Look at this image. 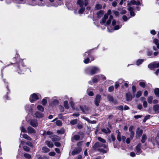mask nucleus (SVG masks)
I'll use <instances>...</instances> for the list:
<instances>
[{
    "mask_svg": "<svg viewBox=\"0 0 159 159\" xmlns=\"http://www.w3.org/2000/svg\"><path fill=\"white\" fill-rule=\"evenodd\" d=\"M111 10H109L107 11V13L105 14L104 15V17L102 18V21L100 22L101 24L103 25L105 23L108 17V15H110L109 18L107 22V25H109L111 23V21H112V24L113 26L116 25V21L113 19V17L111 15Z\"/></svg>",
    "mask_w": 159,
    "mask_h": 159,
    "instance_id": "nucleus-1",
    "label": "nucleus"
},
{
    "mask_svg": "<svg viewBox=\"0 0 159 159\" xmlns=\"http://www.w3.org/2000/svg\"><path fill=\"white\" fill-rule=\"evenodd\" d=\"M85 72L91 75H93L100 71L99 68L97 67L91 66L86 68L85 70Z\"/></svg>",
    "mask_w": 159,
    "mask_h": 159,
    "instance_id": "nucleus-2",
    "label": "nucleus"
},
{
    "mask_svg": "<svg viewBox=\"0 0 159 159\" xmlns=\"http://www.w3.org/2000/svg\"><path fill=\"white\" fill-rule=\"evenodd\" d=\"M95 148L99 147L98 149V151L101 153H105L108 151L107 146L105 144H102L98 142L96 143L94 146Z\"/></svg>",
    "mask_w": 159,
    "mask_h": 159,
    "instance_id": "nucleus-3",
    "label": "nucleus"
},
{
    "mask_svg": "<svg viewBox=\"0 0 159 159\" xmlns=\"http://www.w3.org/2000/svg\"><path fill=\"white\" fill-rule=\"evenodd\" d=\"M83 57L84 59V62L85 64H87L94 59V57L91 55L89 51L84 53Z\"/></svg>",
    "mask_w": 159,
    "mask_h": 159,
    "instance_id": "nucleus-4",
    "label": "nucleus"
},
{
    "mask_svg": "<svg viewBox=\"0 0 159 159\" xmlns=\"http://www.w3.org/2000/svg\"><path fill=\"white\" fill-rule=\"evenodd\" d=\"M26 66L24 65L23 62H22L18 67L17 71L19 74H23L26 71Z\"/></svg>",
    "mask_w": 159,
    "mask_h": 159,
    "instance_id": "nucleus-5",
    "label": "nucleus"
},
{
    "mask_svg": "<svg viewBox=\"0 0 159 159\" xmlns=\"http://www.w3.org/2000/svg\"><path fill=\"white\" fill-rule=\"evenodd\" d=\"M159 67V62H154L149 64L148 67L151 70H153L154 68Z\"/></svg>",
    "mask_w": 159,
    "mask_h": 159,
    "instance_id": "nucleus-6",
    "label": "nucleus"
},
{
    "mask_svg": "<svg viewBox=\"0 0 159 159\" xmlns=\"http://www.w3.org/2000/svg\"><path fill=\"white\" fill-rule=\"evenodd\" d=\"M38 99V96L35 93H34L32 94L30 98V100L31 102H33L34 101Z\"/></svg>",
    "mask_w": 159,
    "mask_h": 159,
    "instance_id": "nucleus-7",
    "label": "nucleus"
},
{
    "mask_svg": "<svg viewBox=\"0 0 159 159\" xmlns=\"http://www.w3.org/2000/svg\"><path fill=\"white\" fill-rule=\"evenodd\" d=\"M101 99V95L99 94L97 95L94 100V104L96 106L98 107L99 105Z\"/></svg>",
    "mask_w": 159,
    "mask_h": 159,
    "instance_id": "nucleus-8",
    "label": "nucleus"
},
{
    "mask_svg": "<svg viewBox=\"0 0 159 159\" xmlns=\"http://www.w3.org/2000/svg\"><path fill=\"white\" fill-rule=\"evenodd\" d=\"M141 145V144L139 143L135 147L136 152V154L137 155H139L142 152V151L140 148Z\"/></svg>",
    "mask_w": 159,
    "mask_h": 159,
    "instance_id": "nucleus-9",
    "label": "nucleus"
},
{
    "mask_svg": "<svg viewBox=\"0 0 159 159\" xmlns=\"http://www.w3.org/2000/svg\"><path fill=\"white\" fill-rule=\"evenodd\" d=\"M30 124L34 127H37L38 125V122L36 120H31L30 121Z\"/></svg>",
    "mask_w": 159,
    "mask_h": 159,
    "instance_id": "nucleus-10",
    "label": "nucleus"
},
{
    "mask_svg": "<svg viewBox=\"0 0 159 159\" xmlns=\"http://www.w3.org/2000/svg\"><path fill=\"white\" fill-rule=\"evenodd\" d=\"M82 150V149L80 147H78V148H75L72 152V154L73 155H75V154L79 153Z\"/></svg>",
    "mask_w": 159,
    "mask_h": 159,
    "instance_id": "nucleus-11",
    "label": "nucleus"
},
{
    "mask_svg": "<svg viewBox=\"0 0 159 159\" xmlns=\"http://www.w3.org/2000/svg\"><path fill=\"white\" fill-rule=\"evenodd\" d=\"M140 100L143 103V107L144 108H146L148 106V103L146 98L144 97H142L140 98Z\"/></svg>",
    "mask_w": 159,
    "mask_h": 159,
    "instance_id": "nucleus-12",
    "label": "nucleus"
},
{
    "mask_svg": "<svg viewBox=\"0 0 159 159\" xmlns=\"http://www.w3.org/2000/svg\"><path fill=\"white\" fill-rule=\"evenodd\" d=\"M44 115L42 113L37 111L34 114V116L37 118H41L43 117Z\"/></svg>",
    "mask_w": 159,
    "mask_h": 159,
    "instance_id": "nucleus-13",
    "label": "nucleus"
},
{
    "mask_svg": "<svg viewBox=\"0 0 159 159\" xmlns=\"http://www.w3.org/2000/svg\"><path fill=\"white\" fill-rule=\"evenodd\" d=\"M143 133V130L142 129H140L139 128H138L137 129L136 131V137H140L141 135H142Z\"/></svg>",
    "mask_w": 159,
    "mask_h": 159,
    "instance_id": "nucleus-14",
    "label": "nucleus"
},
{
    "mask_svg": "<svg viewBox=\"0 0 159 159\" xmlns=\"http://www.w3.org/2000/svg\"><path fill=\"white\" fill-rule=\"evenodd\" d=\"M20 136L21 138H23L28 140L31 141L32 140L31 138L27 134H22L21 133Z\"/></svg>",
    "mask_w": 159,
    "mask_h": 159,
    "instance_id": "nucleus-15",
    "label": "nucleus"
},
{
    "mask_svg": "<svg viewBox=\"0 0 159 159\" xmlns=\"http://www.w3.org/2000/svg\"><path fill=\"white\" fill-rule=\"evenodd\" d=\"M27 132L29 134L34 133H35V131L33 128L30 126H29L27 129Z\"/></svg>",
    "mask_w": 159,
    "mask_h": 159,
    "instance_id": "nucleus-16",
    "label": "nucleus"
},
{
    "mask_svg": "<svg viewBox=\"0 0 159 159\" xmlns=\"http://www.w3.org/2000/svg\"><path fill=\"white\" fill-rule=\"evenodd\" d=\"M142 2V1L140 0L137 2H136L135 0H133L131 1L130 4L131 3L133 5H139L141 4Z\"/></svg>",
    "mask_w": 159,
    "mask_h": 159,
    "instance_id": "nucleus-17",
    "label": "nucleus"
},
{
    "mask_svg": "<svg viewBox=\"0 0 159 159\" xmlns=\"http://www.w3.org/2000/svg\"><path fill=\"white\" fill-rule=\"evenodd\" d=\"M99 80H100L99 76L98 75L95 76L92 79L93 82L94 83H97Z\"/></svg>",
    "mask_w": 159,
    "mask_h": 159,
    "instance_id": "nucleus-18",
    "label": "nucleus"
},
{
    "mask_svg": "<svg viewBox=\"0 0 159 159\" xmlns=\"http://www.w3.org/2000/svg\"><path fill=\"white\" fill-rule=\"evenodd\" d=\"M134 9L133 8L130 7H129L128 8V10L130 11V15L131 16H135V13L133 11Z\"/></svg>",
    "mask_w": 159,
    "mask_h": 159,
    "instance_id": "nucleus-19",
    "label": "nucleus"
},
{
    "mask_svg": "<svg viewBox=\"0 0 159 159\" xmlns=\"http://www.w3.org/2000/svg\"><path fill=\"white\" fill-rule=\"evenodd\" d=\"M126 100L127 101H131L132 99V96L131 93H129L126 94Z\"/></svg>",
    "mask_w": 159,
    "mask_h": 159,
    "instance_id": "nucleus-20",
    "label": "nucleus"
},
{
    "mask_svg": "<svg viewBox=\"0 0 159 159\" xmlns=\"http://www.w3.org/2000/svg\"><path fill=\"white\" fill-rule=\"evenodd\" d=\"M146 82L144 80H142L139 83V85L143 88H144L145 87Z\"/></svg>",
    "mask_w": 159,
    "mask_h": 159,
    "instance_id": "nucleus-21",
    "label": "nucleus"
},
{
    "mask_svg": "<svg viewBox=\"0 0 159 159\" xmlns=\"http://www.w3.org/2000/svg\"><path fill=\"white\" fill-rule=\"evenodd\" d=\"M153 109L154 111L158 112L159 111V105L157 104L154 105Z\"/></svg>",
    "mask_w": 159,
    "mask_h": 159,
    "instance_id": "nucleus-22",
    "label": "nucleus"
},
{
    "mask_svg": "<svg viewBox=\"0 0 159 159\" xmlns=\"http://www.w3.org/2000/svg\"><path fill=\"white\" fill-rule=\"evenodd\" d=\"M102 131L105 134H110L111 133V131L108 128H103L102 129Z\"/></svg>",
    "mask_w": 159,
    "mask_h": 159,
    "instance_id": "nucleus-23",
    "label": "nucleus"
},
{
    "mask_svg": "<svg viewBox=\"0 0 159 159\" xmlns=\"http://www.w3.org/2000/svg\"><path fill=\"white\" fill-rule=\"evenodd\" d=\"M25 110L31 112L32 110L31 106L29 105H27L25 107Z\"/></svg>",
    "mask_w": 159,
    "mask_h": 159,
    "instance_id": "nucleus-24",
    "label": "nucleus"
},
{
    "mask_svg": "<svg viewBox=\"0 0 159 159\" xmlns=\"http://www.w3.org/2000/svg\"><path fill=\"white\" fill-rule=\"evenodd\" d=\"M77 4L80 6V7H83L84 5V2L83 0H78Z\"/></svg>",
    "mask_w": 159,
    "mask_h": 159,
    "instance_id": "nucleus-25",
    "label": "nucleus"
},
{
    "mask_svg": "<svg viewBox=\"0 0 159 159\" xmlns=\"http://www.w3.org/2000/svg\"><path fill=\"white\" fill-rule=\"evenodd\" d=\"M46 143L47 144L49 148H52L53 146V143L51 141H47L46 142Z\"/></svg>",
    "mask_w": 159,
    "mask_h": 159,
    "instance_id": "nucleus-26",
    "label": "nucleus"
},
{
    "mask_svg": "<svg viewBox=\"0 0 159 159\" xmlns=\"http://www.w3.org/2000/svg\"><path fill=\"white\" fill-rule=\"evenodd\" d=\"M153 42L157 46L158 49H159V41L158 40L156 39H154L153 40Z\"/></svg>",
    "mask_w": 159,
    "mask_h": 159,
    "instance_id": "nucleus-27",
    "label": "nucleus"
},
{
    "mask_svg": "<svg viewBox=\"0 0 159 159\" xmlns=\"http://www.w3.org/2000/svg\"><path fill=\"white\" fill-rule=\"evenodd\" d=\"M147 139L146 135L145 134H143L142 137L141 142L142 143H144Z\"/></svg>",
    "mask_w": 159,
    "mask_h": 159,
    "instance_id": "nucleus-28",
    "label": "nucleus"
},
{
    "mask_svg": "<svg viewBox=\"0 0 159 159\" xmlns=\"http://www.w3.org/2000/svg\"><path fill=\"white\" fill-rule=\"evenodd\" d=\"M153 99V98L152 96H149L147 98L148 102L149 104H152V102Z\"/></svg>",
    "mask_w": 159,
    "mask_h": 159,
    "instance_id": "nucleus-29",
    "label": "nucleus"
},
{
    "mask_svg": "<svg viewBox=\"0 0 159 159\" xmlns=\"http://www.w3.org/2000/svg\"><path fill=\"white\" fill-rule=\"evenodd\" d=\"M104 12L102 10L99 11L97 13V16L98 18L100 17L103 14Z\"/></svg>",
    "mask_w": 159,
    "mask_h": 159,
    "instance_id": "nucleus-30",
    "label": "nucleus"
},
{
    "mask_svg": "<svg viewBox=\"0 0 159 159\" xmlns=\"http://www.w3.org/2000/svg\"><path fill=\"white\" fill-rule=\"evenodd\" d=\"M52 134V133L49 131H44L43 133V135L44 137H46V135H50Z\"/></svg>",
    "mask_w": 159,
    "mask_h": 159,
    "instance_id": "nucleus-31",
    "label": "nucleus"
},
{
    "mask_svg": "<svg viewBox=\"0 0 159 159\" xmlns=\"http://www.w3.org/2000/svg\"><path fill=\"white\" fill-rule=\"evenodd\" d=\"M154 93L157 97H159V89L156 88L154 90Z\"/></svg>",
    "mask_w": 159,
    "mask_h": 159,
    "instance_id": "nucleus-32",
    "label": "nucleus"
},
{
    "mask_svg": "<svg viewBox=\"0 0 159 159\" xmlns=\"http://www.w3.org/2000/svg\"><path fill=\"white\" fill-rule=\"evenodd\" d=\"M58 102V101L56 99H53L52 102L51 103V105H57Z\"/></svg>",
    "mask_w": 159,
    "mask_h": 159,
    "instance_id": "nucleus-33",
    "label": "nucleus"
},
{
    "mask_svg": "<svg viewBox=\"0 0 159 159\" xmlns=\"http://www.w3.org/2000/svg\"><path fill=\"white\" fill-rule=\"evenodd\" d=\"M42 150L43 152H48L50 150L49 149L46 147H43Z\"/></svg>",
    "mask_w": 159,
    "mask_h": 159,
    "instance_id": "nucleus-34",
    "label": "nucleus"
},
{
    "mask_svg": "<svg viewBox=\"0 0 159 159\" xmlns=\"http://www.w3.org/2000/svg\"><path fill=\"white\" fill-rule=\"evenodd\" d=\"M143 61L144 60L143 59H138L136 62V64L137 65L139 66L141 64Z\"/></svg>",
    "mask_w": 159,
    "mask_h": 159,
    "instance_id": "nucleus-35",
    "label": "nucleus"
},
{
    "mask_svg": "<svg viewBox=\"0 0 159 159\" xmlns=\"http://www.w3.org/2000/svg\"><path fill=\"white\" fill-rule=\"evenodd\" d=\"M107 98L109 101L112 102L114 101L113 97L111 95H108Z\"/></svg>",
    "mask_w": 159,
    "mask_h": 159,
    "instance_id": "nucleus-36",
    "label": "nucleus"
},
{
    "mask_svg": "<svg viewBox=\"0 0 159 159\" xmlns=\"http://www.w3.org/2000/svg\"><path fill=\"white\" fill-rule=\"evenodd\" d=\"M63 105H64V107H65L67 109H68L69 108V107L68 106V102L67 101H65L64 102Z\"/></svg>",
    "mask_w": 159,
    "mask_h": 159,
    "instance_id": "nucleus-37",
    "label": "nucleus"
},
{
    "mask_svg": "<svg viewBox=\"0 0 159 159\" xmlns=\"http://www.w3.org/2000/svg\"><path fill=\"white\" fill-rule=\"evenodd\" d=\"M152 116L150 115H148L146 116L144 118L143 120V121L144 122H145L147 120L149 119Z\"/></svg>",
    "mask_w": 159,
    "mask_h": 159,
    "instance_id": "nucleus-38",
    "label": "nucleus"
},
{
    "mask_svg": "<svg viewBox=\"0 0 159 159\" xmlns=\"http://www.w3.org/2000/svg\"><path fill=\"white\" fill-rule=\"evenodd\" d=\"M37 108L39 110L43 112L44 111V108L42 106L39 105L37 107Z\"/></svg>",
    "mask_w": 159,
    "mask_h": 159,
    "instance_id": "nucleus-39",
    "label": "nucleus"
},
{
    "mask_svg": "<svg viewBox=\"0 0 159 159\" xmlns=\"http://www.w3.org/2000/svg\"><path fill=\"white\" fill-rule=\"evenodd\" d=\"M47 98H43L42 101V104L43 105H45L47 103Z\"/></svg>",
    "mask_w": 159,
    "mask_h": 159,
    "instance_id": "nucleus-40",
    "label": "nucleus"
},
{
    "mask_svg": "<svg viewBox=\"0 0 159 159\" xmlns=\"http://www.w3.org/2000/svg\"><path fill=\"white\" fill-rule=\"evenodd\" d=\"M77 120L75 119L70 121V123L72 125H74L77 123Z\"/></svg>",
    "mask_w": 159,
    "mask_h": 159,
    "instance_id": "nucleus-41",
    "label": "nucleus"
},
{
    "mask_svg": "<svg viewBox=\"0 0 159 159\" xmlns=\"http://www.w3.org/2000/svg\"><path fill=\"white\" fill-rule=\"evenodd\" d=\"M99 76V80H105L106 79V78L105 76L102 75H98Z\"/></svg>",
    "mask_w": 159,
    "mask_h": 159,
    "instance_id": "nucleus-42",
    "label": "nucleus"
},
{
    "mask_svg": "<svg viewBox=\"0 0 159 159\" xmlns=\"http://www.w3.org/2000/svg\"><path fill=\"white\" fill-rule=\"evenodd\" d=\"M81 8L79 10V13L80 14H82L84 10V7H80Z\"/></svg>",
    "mask_w": 159,
    "mask_h": 159,
    "instance_id": "nucleus-43",
    "label": "nucleus"
},
{
    "mask_svg": "<svg viewBox=\"0 0 159 159\" xmlns=\"http://www.w3.org/2000/svg\"><path fill=\"white\" fill-rule=\"evenodd\" d=\"M117 139L119 141H120L121 140V135L119 132H118L117 135Z\"/></svg>",
    "mask_w": 159,
    "mask_h": 159,
    "instance_id": "nucleus-44",
    "label": "nucleus"
},
{
    "mask_svg": "<svg viewBox=\"0 0 159 159\" xmlns=\"http://www.w3.org/2000/svg\"><path fill=\"white\" fill-rule=\"evenodd\" d=\"M56 124L58 126H61L62 125V123L60 120H57L56 122Z\"/></svg>",
    "mask_w": 159,
    "mask_h": 159,
    "instance_id": "nucleus-45",
    "label": "nucleus"
},
{
    "mask_svg": "<svg viewBox=\"0 0 159 159\" xmlns=\"http://www.w3.org/2000/svg\"><path fill=\"white\" fill-rule=\"evenodd\" d=\"M142 92L140 91H139L137 92L136 95V97L137 98H139L141 95Z\"/></svg>",
    "mask_w": 159,
    "mask_h": 159,
    "instance_id": "nucleus-46",
    "label": "nucleus"
},
{
    "mask_svg": "<svg viewBox=\"0 0 159 159\" xmlns=\"http://www.w3.org/2000/svg\"><path fill=\"white\" fill-rule=\"evenodd\" d=\"M102 7V6L100 4H97L95 6V8L97 10H99L101 9Z\"/></svg>",
    "mask_w": 159,
    "mask_h": 159,
    "instance_id": "nucleus-47",
    "label": "nucleus"
},
{
    "mask_svg": "<svg viewBox=\"0 0 159 159\" xmlns=\"http://www.w3.org/2000/svg\"><path fill=\"white\" fill-rule=\"evenodd\" d=\"M46 6L47 7H50L51 6H53L55 7H57L58 5V4H47L46 5Z\"/></svg>",
    "mask_w": 159,
    "mask_h": 159,
    "instance_id": "nucleus-48",
    "label": "nucleus"
},
{
    "mask_svg": "<svg viewBox=\"0 0 159 159\" xmlns=\"http://www.w3.org/2000/svg\"><path fill=\"white\" fill-rule=\"evenodd\" d=\"M80 136L78 135H75L73 137L74 139L76 140H79L80 139Z\"/></svg>",
    "mask_w": 159,
    "mask_h": 159,
    "instance_id": "nucleus-49",
    "label": "nucleus"
},
{
    "mask_svg": "<svg viewBox=\"0 0 159 159\" xmlns=\"http://www.w3.org/2000/svg\"><path fill=\"white\" fill-rule=\"evenodd\" d=\"M98 139L99 141L101 142H102L103 143H105V142H106V141L104 140V139H102V138L101 137H98Z\"/></svg>",
    "mask_w": 159,
    "mask_h": 159,
    "instance_id": "nucleus-50",
    "label": "nucleus"
},
{
    "mask_svg": "<svg viewBox=\"0 0 159 159\" xmlns=\"http://www.w3.org/2000/svg\"><path fill=\"white\" fill-rule=\"evenodd\" d=\"M20 129L21 132L26 133L27 132L26 129L23 126L20 127Z\"/></svg>",
    "mask_w": 159,
    "mask_h": 159,
    "instance_id": "nucleus-51",
    "label": "nucleus"
},
{
    "mask_svg": "<svg viewBox=\"0 0 159 159\" xmlns=\"http://www.w3.org/2000/svg\"><path fill=\"white\" fill-rule=\"evenodd\" d=\"M23 149L25 151L28 152L30 150V148L26 146H25L23 147Z\"/></svg>",
    "mask_w": 159,
    "mask_h": 159,
    "instance_id": "nucleus-52",
    "label": "nucleus"
},
{
    "mask_svg": "<svg viewBox=\"0 0 159 159\" xmlns=\"http://www.w3.org/2000/svg\"><path fill=\"white\" fill-rule=\"evenodd\" d=\"M114 89V87L113 86H111L109 87L108 90L109 92H111Z\"/></svg>",
    "mask_w": 159,
    "mask_h": 159,
    "instance_id": "nucleus-53",
    "label": "nucleus"
},
{
    "mask_svg": "<svg viewBox=\"0 0 159 159\" xmlns=\"http://www.w3.org/2000/svg\"><path fill=\"white\" fill-rule=\"evenodd\" d=\"M156 143L159 144V133L157 134V136L156 138Z\"/></svg>",
    "mask_w": 159,
    "mask_h": 159,
    "instance_id": "nucleus-54",
    "label": "nucleus"
},
{
    "mask_svg": "<svg viewBox=\"0 0 159 159\" xmlns=\"http://www.w3.org/2000/svg\"><path fill=\"white\" fill-rule=\"evenodd\" d=\"M24 156L26 158H30L31 157V156L29 154L25 153L24 154Z\"/></svg>",
    "mask_w": 159,
    "mask_h": 159,
    "instance_id": "nucleus-55",
    "label": "nucleus"
},
{
    "mask_svg": "<svg viewBox=\"0 0 159 159\" xmlns=\"http://www.w3.org/2000/svg\"><path fill=\"white\" fill-rule=\"evenodd\" d=\"M121 27V25H116L114 28V30H117L120 28Z\"/></svg>",
    "mask_w": 159,
    "mask_h": 159,
    "instance_id": "nucleus-56",
    "label": "nucleus"
},
{
    "mask_svg": "<svg viewBox=\"0 0 159 159\" xmlns=\"http://www.w3.org/2000/svg\"><path fill=\"white\" fill-rule=\"evenodd\" d=\"M64 130L63 129H61L60 130H58L57 131V133L58 134H63L64 133Z\"/></svg>",
    "mask_w": 159,
    "mask_h": 159,
    "instance_id": "nucleus-57",
    "label": "nucleus"
},
{
    "mask_svg": "<svg viewBox=\"0 0 159 159\" xmlns=\"http://www.w3.org/2000/svg\"><path fill=\"white\" fill-rule=\"evenodd\" d=\"M116 108L117 110H123V106L121 105L118 106L116 107Z\"/></svg>",
    "mask_w": 159,
    "mask_h": 159,
    "instance_id": "nucleus-58",
    "label": "nucleus"
},
{
    "mask_svg": "<svg viewBox=\"0 0 159 159\" xmlns=\"http://www.w3.org/2000/svg\"><path fill=\"white\" fill-rule=\"evenodd\" d=\"M122 18L124 21H126L129 18H128L125 15H123L122 16Z\"/></svg>",
    "mask_w": 159,
    "mask_h": 159,
    "instance_id": "nucleus-59",
    "label": "nucleus"
},
{
    "mask_svg": "<svg viewBox=\"0 0 159 159\" xmlns=\"http://www.w3.org/2000/svg\"><path fill=\"white\" fill-rule=\"evenodd\" d=\"M134 132H130V138H131V139H133V138L134 137Z\"/></svg>",
    "mask_w": 159,
    "mask_h": 159,
    "instance_id": "nucleus-60",
    "label": "nucleus"
},
{
    "mask_svg": "<svg viewBox=\"0 0 159 159\" xmlns=\"http://www.w3.org/2000/svg\"><path fill=\"white\" fill-rule=\"evenodd\" d=\"M124 80L122 79H120L117 82L118 84H121L123 83Z\"/></svg>",
    "mask_w": 159,
    "mask_h": 159,
    "instance_id": "nucleus-61",
    "label": "nucleus"
},
{
    "mask_svg": "<svg viewBox=\"0 0 159 159\" xmlns=\"http://www.w3.org/2000/svg\"><path fill=\"white\" fill-rule=\"evenodd\" d=\"M26 144L27 145H28L30 147H33L32 144L31 142H26Z\"/></svg>",
    "mask_w": 159,
    "mask_h": 159,
    "instance_id": "nucleus-62",
    "label": "nucleus"
},
{
    "mask_svg": "<svg viewBox=\"0 0 159 159\" xmlns=\"http://www.w3.org/2000/svg\"><path fill=\"white\" fill-rule=\"evenodd\" d=\"M55 145L57 147H60L61 146V144L58 142H56L54 143Z\"/></svg>",
    "mask_w": 159,
    "mask_h": 159,
    "instance_id": "nucleus-63",
    "label": "nucleus"
},
{
    "mask_svg": "<svg viewBox=\"0 0 159 159\" xmlns=\"http://www.w3.org/2000/svg\"><path fill=\"white\" fill-rule=\"evenodd\" d=\"M38 159H48V158L47 157L44 156L43 157H39Z\"/></svg>",
    "mask_w": 159,
    "mask_h": 159,
    "instance_id": "nucleus-64",
    "label": "nucleus"
}]
</instances>
